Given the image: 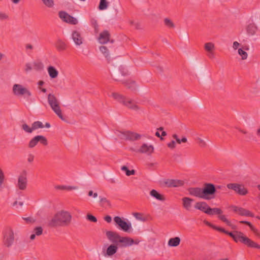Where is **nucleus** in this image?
I'll return each mask as SVG.
<instances>
[{
  "label": "nucleus",
  "mask_w": 260,
  "mask_h": 260,
  "mask_svg": "<svg viewBox=\"0 0 260 260\" xmlns=\"http://www.w3.org/2000/svg\"><path fill=\"white\" fill-rule=\"evenodd\" d=\"M188 191L191 196L208 200L215 198L216 188L213 184L206 183L203 188L190 187Z\"/></svg>",
  "instance_id": "1"
},
{
  "label": "nucleus",
  "mask_w": 260,
  "mask_h": 260,
  "mask_svg": "<svg viewBox=\"0 0 260 260\" xmlns=\"http://www.w3.org/2000/svg\"><path fill=\"white\" fill-rule=\"evenodd\" d=\"M72 220V215L63 210L57 212L49 221L48 226L51 228L69 226Z\"/></svg>",
  "instance_id": "2"
},
{
  "label": "nucleus",
  "mask_w": 260,
  "mask_h": 260,
  "mask_svg": "<svg viewBox=\"0 0 260 260\" xmlns=\"http://www.w3.org/2000/svg\"><path fill=\"white\" fill-rule=\"evenodd\" d=\"M111 96L114 99L122 104L123 105L130 109L135 111H138L141 109L140 107L137 105V103L134 100L127 98L118 93L113 92L111 94Z\"/></svg>",
  "instance_id": "3"
},
{
  "label": "nucleus",
  "mask_w": 260,
  "mask_h": 260,
  "mask_svg": "<svg viewBox=\"0 0 260 260\" xmlns=\"http://www.w3.org/2000/svg\"><path fill=\"white\" fill-rule=\"evenodd\" d=\"M48 102L54 112L63 121H66V119L62 114L61 110L59 106V102L56 96L51 93H49L47 97Z\"/></svg>",
  "instance_id": "4"
},
{
  "label": "nucleus",
  "mask_w": 260,
  "mask_h": 260,
  "mask_svg": "<svg viewBox=\"0 0 260 260\" xmlns=\"http://www.w3.org/2000/svg\"><path fill=\"white\" fill-rule=\"evenodd\" d=\"M234 240L236 242H241L248 247L260 249L259 245L245 236L244 234L241 232L235 231Z\"/></svg>",
  "instance_id": "5"
},
{
  "label": "nucleus",
  "mask_w": 260,
  "mask_h": 260,
  "mask_svg": "<svg viewBox=\"0 0 260 260\" xmlns=\"http://www.w3.org/2000/svg\"><path fill=\"white\" fill-rule=\"evenodd\" d=\"M14 95L17 96L28 98L31 96V93L29 89L21 84H15L12 87Z\"/></svg>",
  "instance_id": "6"
},
{
  "label": "nucleus",
  "mask_w": 260,
  "mask_h": 260,
  "mask_svg": "<svg viewBox=\"0 0 260 260\" xmlns=\"http://www.w3.org/2000/svg\"><path fill=\"white\" fill-rule=\"evenodd\" d=\"M117 136L121 139L125 140L135 141L140 139L141 135L130 131H118Z\"/></svg>",
  "instance_id": "7"
},
{
  "label": "nucleus",
  "mask_w": 260,
  "mask_h": 260,
  "mask_svg": "<svg viewBox=\"0 0 260 260\" xmlns=\"http://www.w3.org/2000/svg\"><path fill=\"white\" fill-rule=\"evenodd\" d=\"M39 142L44 146H46L48 144V141L45 137L42 135H37L30 140L28 144V147L32 149L34 148Z\"/></svg>",
  "instance_id": "8"
},
{
  "label": "nucleus",
  "mask_w": 260,
  "mask_h": 260,
  "mask_svg": "<svg viewBox=\"0 0 260 260\" xmlns=\"http://www.w3.org/2000/svg\"><path fill=\"white\" fill-rule=\"evenodd\" d=\"M114 221L116 223L117 227L122 231L127 232L132 228L131 223L129 222H126L119 216L114 217Z\"/></svg>",
  "instance_id": "9"
},
{
  "label": "nucleus",
  "mask_w": 260,
  "mask_h": 260,
  "mask_svg": "<svg viewBox=\"0 0 260 260\" xmlns=\"http://www.w3.org/2000/svg\"><path fill=\"white\" fill-rule=\"evenodd\" d=\"M227 187L230 189L233 190L235 192L241 196H245L248 193L247 189L242 184L229 183L227 184Z\"/></svg>",
  "instance_id": "10"
},
{
  "label": "nucleus",
  "mask_w": 260,
  "mask_h": 260,
  "mask_svg": "<svg viewBox=\"0 0 260 260\" xmlns=\"http://www.w3.org/2000/svg\"><path fill=\"white\" fill-rule=\"evenodd\" d=\"M27 173L26 171H23L18 177L17 187L22 190L26 188L27 186Z\"/></svg>",
  "instance_id": "11"
},
{
  "label": "nucleus",
  "mask_w": 260,
  "mask_h": 260,
  "mask_svg": "<svg viewBox=\"0 0 260 260\" xmlns=\"http://www.w3.org/2000/svg\"><path fill=\"white\" fill-rule=\"evenodd\" d=\"M230 208H232L233 212L238 214L239 215L252 217H254L253 213H252L249 210L242 207L232 205L231 206Z\"/></svg>",
  "instance_id": "12"
},
{
  "label": "nucleus",
  "mask_w": 260,
  "mask_h": 260,
  "mask_svg": "<svg viewBox=\"0 0 260 260\" xmlns=\"http://www.w3.org/2000/svg\"><path fill=\"white\" fill-rule=\"evenodd\" d=\"M59 18L63 21L71 24H76L78 23V20L76 18L70 15L64 11H60L58 13Z\"/></svg>",
  "instance_id": "13"
},
{
  "label": "nucleus",
  "mask_w": 260,
  "mask_h": 260,
  "mask_svg": "<svg viewBox=\"0 0 260 260\" xmlns=\"http://www.w3.org/2000/svg\"><path fill=\"white\" fill-rule=\"evenodd\" d=\"M140 241L139 240L134 241L132 238L128 237H121L119 239V243L120 247H129L133 244L138 245Z\"/></svg>",
  "instance_id": "14"
},
{
  "label": "nucleus",
  "mask_w": 260,
  "mask_h": 260,
  "mask_svg": "<svg viewBox=\"0 0 260 260\" xmlns=\"http://www.w3.org/2000/svg\"><path fill=\"white\" fill-rule=\"evenodd\" d=\"M14 240V233L12 230H8L5 233L4 243L6 246L9 247L12 245Z\"/></svg>",
  "instance_id": "15"
},
{
  "label": "nucleus",
  "mask_w": 260,
  "mask_h": 260,
  "mask_svg": "<svg viewBox=\"0 0 260 260\" xmlns=\"http://www.w3.org/2000/svg\"><path fill=\"white\" fill-rule=\"evenodd\" d=\"M137 152L150 155L154 152V147L152 145L144 143L138 150Z\"/></svg>",
  "instance_id": "16"
},
{
  "label": "nucleus",
  "mask_w": 260,
  "mask_h": 260,
  "mask_svg": "<svg viewBox=\"0 0 260 260\" xmlns=\"http://www.w3.org/2000/svg\"><path fill=\"white\" fill-rule=\"evenodd\" d=\"M106 235L110 241L117 244L119 243L121 238L119 234L115 232L107 231Z\"/></svg>",
  "instance_id": "17"
},
{
  "label": "nucleus",
  "mask_w": 260,
  "mask_h": 260,
  "mask_svg": "<svg viewBox=\"0 0 260 260\" xmlns=\"http://www.w3.org/2000/svg\"><path fill=\"white\" fill-rule=\"evenodd\" d=\"M72 39L77 46H80L83 43V38L81 33L77 30H74L72 32Z\"/></svg>",
  "instance_id": "18"
},
{
  "label": "nucleus",
  "mask_w": 260,
  "mask_h": 260,
  "mask_svg": "<svg viewBox=\"0 0 260 260\" xmlns=\"http://www.w3.org/2000/svg\"><path fill=\"white\" fill-rule=\"evenodd\" d=\"M120 74H121L122 76H125L128 74V72L125 67L120 66L119 70L114 71L112 76L115 80L118 81L119 80Z\"/></svg>",
  "instance_id": "19"
},
{
  "label": "nucleus",
  "mask_w": 260,
  "mask_h": 260,
  "mask_svg": "<svg viewBox=\"0 0 260 260\" xmlns=\"http://www.w3.org/2000/svg\"><path fill=\"white\" fill-rule=\"evenodd\" d=\"M166 184L169 187H176L182 186L184 184V181L178 179H169L166 182Z\"/></svg>",
  "instance_id": "20"
},
{
  "label": "nucleus",
  "mask_w": 260,
  "mask_h": 260,
  "mask_svg": "<svg viewBox=\"0 0 260 260\" xmlns=\"http://www.w3.org/2000/svg\"><path fill=\"white\" fill-rule=\"evenodd\" d=\"M110 33L108 30H104L100 34L98 40L101 44H106L109 41Z\"/></svg>",
  "instance_id": "21"
},
{
  "label": "nucleus",
  "mask_w": 260,
  "mask_h": 260,
  "mask_svg": "<svg viewBox=\"0 0 260 260\" xmlns=\"http://www.w3.org/2000/svg\"><path fill=\"white\" fill-rule=\"evenodd\" d=\"M194 207L205 213H206V212H207L208 209L210 208L208 204L204 202L197 203Z\"/></svg>",
  "instance_id": "22"
},
{
  "label": "nucleus",
  "mask_w": 260,
  "mask_h": 260,
  "mask_svg": "<svg viewBox=\"0 0 260 260\" xmlns=\"http://www.w3.org/2000/svg\"><path fill=\"white\" fill-rule=\"evenodd\" d=\"M47 72L49 77L51 79H55L57 78L59 74L58 71L55 69V68L51 66H49L47 68Z\"/></svg>",
  "instance_id": "23"
},
{
  "label": "nucleus",
  "mask_w": 260,
  "mask_h": 260,
  "mask_svg": "<svg viewBox=\"0 0 260 260\" xmlns=\"http://www.w3.org/2000/svg\"><path fill=\"white\" fill-rule=\"evenodd\" d=\"M55 46L57 50L59 51H64L67 48L66 43L60 39L57 40L55 43Z\"/></svg>",
  "instance_id": "24"
},
{
  "label": "nucleus",
  "mask_w": 260,
  "mask_h": 260,
  "mask_svg": "<svg viewBox=\"0 0 260 260\" xmlns=\"http://www.w3.org/2000/svg\"><path fill=\"white\" fill-rule=\"evenodd\" d=\"M150 194L151 197L160 201H165L166 200V198L163 194L159 193L155 189L151 190L150 192Z\"/></svg>",
  "instance_id": "25"
},
{
  "label": "nucleus",
  "mask_w": 260,
  "mask_h": 260,
  "mask_svg": "<svg viewBox=\"0 0 260 260\" xmlns=\"http://www.w3.org/2000/svg\"><path fill=\"white\" fill-rule=\"evenodd\" d=\"M118 247L114 244L110 245L107 249L106 254L108 256H111L116 253Z\"/></svg>",
  "instance_id": "26"
},
{
  "label": "nucleus",
  "mask_w": 260,
  "mask_h": 260,
  "mask_svg": "<svg viewBox=\"0 0 260 260\" xmlns=\"http://www.w3.org/2000/svg\"><path fill=\"white\" fill-rule=\"evenodd\" d=\"M181 239L178 237L170 238L168 244L171 247H176L180 244Z\"/></svg>",
  "instance_id": "27"
},
{
  "label": "nucleus",
  "mask_w": 260,
  "mask_h": 260,
  "mask_svg": "<svg viewBox=\"0 0 260 260\" xmlns=\"http://www.w3.org/2000/svg\"><path fill=\"white\" fill-rule=\"evenodd\" d=\"M257 29V26L254 23H250L246 27V31L248 34L253 36Z\"/></svg>",
  "instance_id": "28"
},
{
  "label": "nucleus",
  "mask_w": 260,
  "mask_h": 260,
  "mask_svg": "<svg viewBox=\"0 0 260 260\" xmlns=\"http://www.w3.org/2000/svg\"><path fill=\"white\" fill-rule=\"evenodd\" d=\"M221 213H222V211L218 208H210V209H208V211L206 212V214L209 215H213L215 214L220 215Z\"/></svg>",
  "instance_id": "29"
},
{
  "label": "nucleus",
  "mask_w": 260,
  "mask_h": 260,
  "mask_svg": "<svg viewBox=\"0 0 260 260\" xmlns=\"http://www.w3.org/2000/svg\"><path fill=\"white\" fill-rule=\"evenodd\" d=\"M182 201L184 207L186 209L189 210L191 207V204L193 200L189 198L185 197L182 199Z\"/></svg>",
  "instance_id": "30"
},
{
  "label": "nucleus",
  "mask_w": 260,
  "mask_h": 260,
  "mask_svg": "<svg viewBox=\"0 0 260 260\" xmlns=\"http://www.w3.org/2000/svg\"><path fill=\"white\" fill-rule=\"evenodd\" d=\"M122 84H123L127 88L132 90H134L136 88V83L134 81L127 80L122 82Z\"/></svg>",
  "instance_id": "31"
},
{
  "label": "nucleus",
  "mask_w": 260,
  "mask_h": 260,
  "mask_svg": "<svg viewBox=\"0 0 260 260\" xmlns=\"http://www.w3.org/2000/svg\"><path fill=\"white\" fill-rule=\"evenodd\" d=\"M204 49L207 52L214 51L215 50V45L212 42H208L205 44Z\"/></svg>",
  "instance_id": "32"
},
{
  "label": "nucleus",
  "mask_w": 260,
  "mask_h": 260,
  "mask_svg": "<svg viewBox=\"0 0 260 260\" xmlns=\"http://www.w3.org/2000/svg\"><path fill=\"white\" fill-rule=\"evenodd\" d=\"M108 4L109 3L106 0H100L99 9L100 10H106L108 7Z\"/></svg>",
  "instance_id": "33"
},
{
  "label": "nucleus",
  "mask_w": 260,
  "mask_h": 260,
  "mask_svg": "<svg viewBox=\"0 0 260 260\" xmlns=\"http://www.w3.org/2000/svg\"><path fill=\"white\" fill-rule=\"evenodd\" d=\"M164 24L168 28H173L175 27V24L173 22L168 18H166L164 19Z\"/></svg>",
  "instance_id": "34"
},
{
  "label": "nucleus",
  "mask_w": 260,
  "mask_h": 260,
  "mask_svg": "<svg viewBox=\"0 0 260 260\" xmlns=\"http://www.w3.org/2000/svg\"><path fill=\"white\" fill-rule=\"evenodd\" d=\"M32 127L33 129V131L36 130L38 128H42L44 127L43 123L39 121H37L34 122L32 124Z\"/></svg>",
  "instance_id": "35"
},
{
  "label": "nucleus",
  "mask_w": 260,
  "mask_h": 260,
  "mask_svg": "<svg viewBox=\"0 0 260 260\" xmlns=\"http://www.w3.org/2000/svg\"><path fill=\"white\" fill-rule=\"evenodd\" d=\"M172 137L176 140V142L178 144H181V143H186L187 140L186 137H183L182 139H179L176 134H173Z\"/></svg>",
  "instance_id": "36"
},
{
  "label": "nucleus",
  "mask_w": 260,
  "mask_h": 260,
  "mask_svg": "<svg viewBox=\"0 0 260 260\" xmlns=\"http://www.w3.org/2000/svg\"><path fill=\"white\" fill-rule=\"evenodd\" d=\"M101 52L105 55V56L108 58L110 57L109 53L107 48L106 46H102L100 47Z\"/></svg>",
  "instance_id": "37"
},
{
  "label": "nucleus",
  "mask_w": 260,
  "mask_h": 260,
  "mask_svg": "<svg viewBox=\"0 0 260 260\" xmlns=\"http://www.w3.org/2000/svg\"><path fill=\"white\" fill-rule=\"evenodd\" d=\"M121 170L125 172L126 175L128 176L134 175L135 171L134 170H129L127 167L123 166L121 167Z\"/></svg>",
  "instance_id": "38"
},
{
  "label": "nucleus",
  "mask_w": 260,
  "mask_h": 260,
  "mask_svg": "<svg viewBox=\"0 0 260 260\" xmlns=\"http://www.w3.org/2000/svg\"><path fill=\"white\" fill-rule=\"evenodd\" d=\"M43 3L47 7L53 8L54 5V0H42Z\"/></svg>",
  "instance_id": "39"
},
{
  "label": "nucleus",
  "mask_w": 260,
  "mask_h": 260,
  "mask_svg": "<svg viewBox=\"0 0 260 260\" xmlns=\"http://www.w3.org/2000/svg\"><path fill=\"white\" fill-rule=\"evenodd\" d=\"M21 127L23 131L28 133H31L34 131L32 126L30 127L26 123L23 124Z\"/></svg>",
  "instance_id": "40"
},
{
  "label": "nucleus",
  "mask_w": 260,
  "mask_h": 260,
  "mask_svg": "<svg viewBox=\"0 0 260 260\" xmlns=\"http://www.w3.org/2000/svg\"><path fill=\"white\" fill-rule=\"evenodd\" d=\"M238 54L241 56L242 60H245L247 58V53L241 48L238 49Z\"/></svg>",
  "instance_id": "41"
},
{
  "label": "nucleus",
  "mask_w": 260,
  "mask_h": 260,
  "mask_svg": "<svg viewBox=\"0 0 260 260\" xmlns=\"http://www.w3.org/2000/svg\"><path fill=\"white\" fill-rule=\"evenodd\" d=\"M133 215L136 219L141 220V221H145V219H146V217H145L143 215V214L140 213H138V212L134 213Z\"/></svg>",
  "instance_id": "42"
},
{
  "label": "nucleus",
  "mask_w": 260,
  "mask_h": 260,
  "mask_svg": "<svg viewBox=\"0 0 260 260\" xmlns=\"http://www.w3.org/2000/svg\"><path fill=\"white\" fill-rule=\"evenodd\" d=\"M218 218L220 220L225 222L228 225H231V222L223 215H219Z\"/></svg>",
  "instance_id": "43"
},
{
  "label": "nucleus",
  "mask_w": 260,
  "mask_h": 260,
  "mask_svg": "<svg viewBox=\"0 0 260 260\" xmlns=\"http://www.w3.org/2000/svg\"><path fill=\"white\" fill-rule=\"evenodd\" d=\"M196 140L197 141L198 144L201 147H205L206 146V143L205 142V141L203 139H202L200 138H197L196 139Z\"/></svg>",
  "instance_id": "44"
},
{
  "label": "nucleus",
  "mask_w": 260,
  "mask_h": 260,
  "mask_svg": "<svg viewBox=\"0 0 260 260\" xmlns=\"http://www.w3.org/2000/svg\"><path fill=\"white\" fill-rule=\"evenodd\" d=\"M43 229L41 226H38L34 229V233L37 236H40L42 234Z\"/></svg>",
  "instance_id": "45"
},
{
  "label": "nucleus",
  "mask_w": 260,
  "mask_h": 260,
  "mask_svg": "<svg viewBox=\"0 0 260 260\" xmlns=\"http://www.w3.org/2000/svg\"><path fill=\"white\" fill-rule=\"evenodd\" d=\"M9 19V16L8 14L0 12V20H7Z\"/></svg>",
  "instance_id": "46"
},
{
  "label": "nucleus",
  "mask_w": 260,
  "mask_h": 260,
  "mask_svg": "<svg viewBox=\"0 0 260 260\" xmlns=\"http://www.w3.org/2000/svg\"><path fill=\"white\" fill-rule=\"evenodd\" d=\"M91 22L92 26L94 28L95 32L97 33L99 31V25L97 20L92 19Z\"/></svg>",
  "instance_id": "47"
},
{
  "label": "nucleus",
  "mask_w": 260,
  "mask_h": 260,
  "mask_svg": "<svg viewBox=\"0 0 260 260\" xmlns=\"http://www.w3.org/2000/svg\"><path fill=\"white\" fill-rule=\"evenodd\" d=\"M100 202L103 205L110 206V201L108 199H107V198H101L100 197Z\"/></svg>",
  "instance_id": "48"
},
{
  "label": "nucleus",
  "mask_w": 260,
  "mask_h": 260,
  "mask_svg": "<svg viewBox=\"0 0 260 260\" xmlns=\"http://www.w3.org/2000/svg\"><path fill=\"white\" fill-rule=\"evenodd\" d=\"M35 155L32 153H29L27 156V161L28 163L31 164L34 161Z\"/></svg>",
  "instance_id": "49"
},
{
  "label": "nucleus",
  "mask_w": 260,
  "mask_h": 260,
  "mask_svg": "<svg viewBox=\"0 0 260 260\" xmlns=\"http://www.w3.org/2000/svg\"><path fill=\"white\" fill-rule=\"evenodd\" d=\"M86 218L88 220H89L91 222H96L97 221L96 218L91 214H87L86 216Z\"/></svg>",
  "instance_id": "50"
},
{
  "label": "nucleus",
  "mask_w": 260,
  "mask_h": 260,
  "mask_svg": "<svg viewBox=\"0 0 260 260\" xmlns=\"http://www.w3.org/2000/svg\"><path fill=\"white\" fill-rule=\"evenodd\" d=\"M167 146L170 149H174L176 147V141L172 140L171 142L167 144Z\"/></svg>",
  "instance_id": "51"
},
{
  "label": "nucleus",
  "mask_w": 260,
  "mask_h": 260,
  "mask_svg": "<svg viewBox=\"0 0 260 260\" xmlns=\"http://www.w3.org/2000/svg\"><path fill=\"white\" fill-rule=\"evenodd\" d=\"M35 67L37 70H41L43 69V64L41 62L36 63H35Z\"/></svg>",
  "instance_id": "52"
},
{
  "label": "nucleus",
  "mask_w": 260,
  "mask_h": 260,
  "mask_svg": "<svg viewBox=\"0 0 260 260\" xmlns=\"http://www.w3.org/2000/svg\"><path fill=\"white\" fill-rule=\"evenodd\" d=\"M250 230L254 233V234L257 236V237H260V234H259V232H258V230H257L256 229H255L253 225L250 228Z\"/></svg>",
  "instance_id": "53"
},
{
  "label": "nucleus",
  "mask_w": 260,
  "mask_h": 260,
  "mask_svg": "<svg viewBox=\"0 0 260 260\" xmlns=\"http://www.w3.org/2000/svg\"><path fill=\"white\" fill-rule=\"evenodd\" d=\"M25 67V71L26 72H28L32 70L31 66L29 63H26Z\"/></svg>",
  "instance_id": "54"
},
{
  "label": "nucleus",
  "mask_w": 260,
  "mask_h": 260,
  "mask_svg": "<svg viewBox=\"0 0 260 260\" xmlns=\"http://www.w3.org/2000/svg\"><path fill=\"white\" fill-rule=\"evenodd\" d=\"M214 229L217 230V231H218L219 232H223L225 234V232L226 231H225L224 229L222 228H220V227H217V226H216L214 225V228H213Z\"/></svg>",
  "instance_id": "55"
},
{
  "label": "nucleus",
  "mask_w": 260,
  "mask_h": 260,
  "mask_svg": "<svg viewBox=\"0 0 260 260\" xmlns=\"http://www.w3.org/2000/svg\"><path fill=\"white\" fill-rule=\"evenodd\" d=\"M88 195L90 197L92 196L94 198H95L98 197V193L96 192L93 193L92 190H90L88 192Z\"/></svg>",
  "instance_id": "56"
},
{
  "label": "nucleus",
  "mask_w": 260,
  "mask_h": 260,
  "mask_svg": "<svg viewBox=\"0 0 260 260\" xmlns=\"http://www.w3.org/2000/svg\"><path fill=\"white\" fill-rule=\"evenodd\" d=\"M240 223H243V224H245L248 225L249 226L250 229L252 226V224L250 222H248L247 221H240Z\"/></svg>",
  "instance_id": "57"
},
{
  "label": "nucleus",
  "mask_w": 260,
  "mask_h": 260,
  "mask_svg": "<svg viewBox=\"0 0 260 260\" xmlns=\"http://www.w3.org/2000/svg\"><path fill=\"white\" fill-rule=\"evenodd\" d=\"M239 46L240 44L238 42L235 41L233 43V47L234 49L236 50Z\"/></svg>",
  "instance_id": "58"
},
{
  "label": "nucleus",
  "mask_w": 260,
  "mask_h": 260,
  "mask_svg": "<svg viewBox=\"0 0 260 260\" xmlns=\"http://www.w3.org/2000/svg\"><path fill=\"white\" fill-rule=\"evenodd\" d=\"M104 219L105 221H106L108 223H110L112 221L111 217L109 215H107L104 217Z\"/></svg>",
  "instance_id": "59"
},
{
  "label": "nucleus",
  "mask_w": 260,
  "mask_h": 260,
  "mask_svg": "<svg viewBox=\"0 0 260 260\" xmlns=\"http://www.w3.org/2000/svg\"><path fill=\"white\" fill-rule=\"evenodd\" d=\"M207 56H208L210 58H213L214 57V51L208 52V54H207Z\"/></svg>",
  "instance_id": "60"
},
{
  "label": "nucleus",
  "mask_w": 260,
  "mask_h": 260,
  "mask_svg": "<svg viewBox=\"0 0 260 260\" xmlns=\"http://www.w3.org/2000/svg\"><path fill=\"white\" fill-rule=\"evenodd\" d=\"M225 234L229 235L234 239V237L235 236V231L233 232H229L228 231H226Z\"/></svg>",
  "instance_id": "61"
},
{
  "label": "nucleus",
  "mask_w": 260,
  "mask_h": 260,
  "mask_svg": "<svg viewBox=\"0 0 260 260\" xmlns=\"http://www.w3.org/2000/svg\"><path fill=\"white\" fill-rule=\"evenodd\" d=\"M77 189V187H76V186H66V190H74V189Z\"/></svg>",
  "instance_id": "62"
},
{
  "label": "nucleus",
  "mask_w": 260,
  "mask_h": 260,
  "mask_svg": "<svg viewBox=\"0 0 260 260\" xmlns=\"http://www.w3.org/2000/svg\"><path fill=\"white\" fill-rule=\"evenodd\" d=\"M136 29H140L141 28V24L139 22H136L135 23V25H134Z\"/></svg>",
  "instance_id": "63"
},
{
  "label": "nucleus",
  "mask_w": 260,
  "mask_h": 260,
  "mask_svg": "<svg viewBox=\"0 0 260 260\" xmlns=\"http://www.w3.org/2000/svg\"><path fill=\"white\" fill-rule=\"evenodd\" d=\"M204 223L208 226H209L213 229L214 225L210 223L209 221L205 220Z\"/></svg>",
  "instance_id": "64"
}]
</instances>
